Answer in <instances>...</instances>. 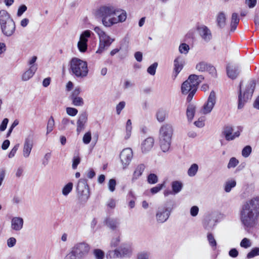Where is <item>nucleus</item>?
<instances>
[{
	"instance_id": "1",
	"label": "nucleus",
	"mask_w": 259,
	"mask_h": 259,
	"mask_svg": "<svg viewBox=\"0 0 259 259\" xmlns=\"http://www.w3.org/2000/svg\"><path fill=\"white\" fill-rule=\"evenodd\" d=\"M239 220L244 230L249 232L259 221V197L244 202L239 211Z\"/></svg>"
},
{
	"instance_id": "2",
	"label": "nucleus",
	"mask_w": 259,
	"mask_h": 259,
	"mask_svg": "<svg viewBox=\"0 0 259 259\" xmlns=\"http://www.w3.org/2000/svg\"><path fill=\"white\" fill-rule=\"evenodd\" d=\"M174 128L171 124H163L159 129V145L163 152H167L171 145Z\"/></svg>"
},
{
	"instance_id": "3",
	"label": "nucleus",
	"mask_w": 259,
	"mask_h": 259,
	"mask_svg": "<svg viewBox=\"0 0 259 259\" xmlns=\"http://www.w3.org/2000/svg\"><path fill=\"white\" fill-rule=\"evenodd\" d=\"M0 24L2 32L5 36L10 37L15 33V22L6 10L0 11Z\"/></svg>"
},
{
	"instance_id": "4",
	"label": "nucleus",
	"mask_w": 259,
	"mask_h": 259,
	"mask_svg": "<svg viewBox=\"0 0 259 259\" xmlns=\"http://www.w3.org/2000/svg\"><path fill=\"white\" fill-rule=\"evenodd\" d=\"M116 8L110 5L101 6L96 11V16L102 19V24L107 27H111L115 19H113Z\"/></svg>"
},
{
	"instance_id": "5",
	"label": "nucleus",
	"mask_w": 259,
	"mask_h": 259,
	"mask_svg": "<svg viewBox=\"0 0 259 259\" xmlns=\"http://www.w3.org/2000/svg\"><path fill=\"white\" fill-rule=\"evenodd\" d=\"M70 70L73 75L80 78L86 77L89 72L87 62L76 58L71 59Z\"/></svg>"
},
{
	"instance_id": "6",
	"label": "nucleus",
	"mask_w": 259,
	"mask_h": 259,
	"mask_svg": "<svg viewBox=\"0 0 259 259\" xmlns=\"http://www.w3.org/2000/svg\"><path fill=\"white\" fill-rule=\"evenodd\" d=\"M255 87V83L254 81H251L246 85L245 90L242 92L241 90V83H240L238 101V109H242L244 105L251 100Z\"/></svg>"
},
{
	"instance_id": "7",
	"label": "nucleus",
	"mask_w": 259,
	"mask_h": 259,
	"mask_svg": "<svg viewBox=\"0 0 259 259\" xmlns=\"http://www.w3.org/2000/svg\"><path fill=\"white\" fill-rule=\"evenodd\" d=\"M94 30L99 37V46L96 51V53L101 54L104 51L108 49L111 44L114 41V39L111 38L98 26L95 27Z\"/></svg>"
},
{
	"instance_id": "8",
	"label": "nucleus",
	"mask_w": 259,
	"mask_h": 259,
	"mask_svg": "<svg viewBox=\"0 0 259 259\" xmlns=\"http://www.w3.org/2000/svg\"><path fill=\"white\" fill-rule=\"evenodd\" d=\"M76 192L80 203L84 204L90 197L89 186L86 179H80L76 186Z\"/></svg>"
},
{
	"instance_id": "9",
	"label": "nucleus",
	"mask_w": 259,
	"mask_h": 259,
	"mask_svg": "<svg viewBox=\"0 0 259 259\" xmlns=\"http://www.w3.org/2000/svg\"><path fill=\"white\" fill-rule=\"evenodd\" d=\"M90 249V246L85 242L77 243L71 248L76 256L79 259L85 257L89 254Z\"/></svg>"
},
{
	"instance_id": "10",
	"label": "nucleus",
	"mask_w": 259,
	"mask_h": 259,
	"mask_svg": "<svg viewBox=\"0 0 259 259\" xmlns=\"http://www.w3.org/2000/svg\"><path fill=\"white\" fill-rule=\"evenodd\" d=\"M167 205L168 204H165L158 208L156 214V219L158 223H163L169 217L172 208L168 207Z\"/></svg>"
},
{
	"instance_id": "11",
	"label": "nucleus",
	"mask_w": 259,
	"mask_h": 259,
	"mask_svg": "<svg viewBox=\"0 0 259 259\" xmlns=\"http://www.w3.org/2000/svg\"><path fill=\"white\" fill-rule=\"evenodd\" d=\"M34 136V133L31 131L25 139L23 149V156L25 158L30 155L33 146Z\"/></svg>"
},
{
	"instance_id": "12",
	"label": "nucleus",
	"mask_w": 259,
	"mask_h": 259,
	"mask_svg": "<svg viewBox=\"0 0 259 259\" xmlns=\"http://www.w3.org/2000/svg\"><path fill=\"white\" fill-rule=\"evenodd\" d=\"M114 257H129L132 253L131 247L127 244H123L119 248L116 249L113 251Z\"/></svg>"
},
{
	"instance_id": "13",
	"label": "nucleus",
	"mask_w": 259,
	"mask_h": 259,
	"mask_svg": "<svg viewBox=\"0 0 259 259\" xmlns=\"http://www.w3.org/2000/svg\"><path fill=\"white\" fill-rule=\"evenodd\" d=\"M133 157L132 149L130 148L124 149L120 153V158L123 168H125L130 163Z\"/></svg>"
},
{
	"instance_id": "14",
	"label": "nucleus",
	"mask_w": 259,
	"mask_h": 259,
	"mask_svg": "<svg viewBox=\"0 0 259 259\" xmlns=\"http://www.w3.org/2000/svg\"><path fill=\"white\" fill-rule=\"evenodd\" d=\"M233 131L234 130L232 126L227 125L224 127L222 133L225 138V139L227 141H230L239 137L240 135V132L239 130L234 133Z\"/></svg>"
},
{
	"instance_id": "15",
	"label": "nucleus",
	"mask_w": 259,
	"mask_h": 259,
	"mask_svg": "<svg viewBox=\"0 0 259 259\" xmlns=\"http://www.w3.org/2000/svg\"><path fill=\"white\" fill-rule=\"evenodd\" d=\"M216 103L215 93L212 91L209 95L207 102L204 104L202 107L203 113H210Z\"/></svg>"
},
{
	"instance_id": "16",
	"label": "nucleus",
	"mask_w": 259,
	"mask_h": 259,
	"mask_svg": "<svg viewBox=\"0 0 259 259\" xmlns=\"http://www.w3.org/2000/svg\"><path fill=\"white\" fill-rule=\"evenodd\" d=\"M195 68L201 72H208L212 75H214L216 74V70L214 67L205 61H201L198 63Z\"/></svg>"
},
{
	"instance_id": "17",
	"label": "nucleus",
	"mask_w": 259,
	"mask_h": 259,
	"mask_svg": "<svg viewBox=\"0 0 259 259\" xmlns=\"http://www.w3.org/2000/svg\"><path fill=\"white\" fill-rule=\"evenodd\" d=\"M226 72L228 77L233 80L239 76L240 72V68L236 64H229L226 67Z\"/></svg>"
},
{
	"instance_id": "18",
	"label": "nucleus",
	"mask_w": 259,
	"mask_h": 259,
	"mask_svg": "<svg viewBox=\"0 0 259 259\" xmlns=\"http://www.w3.org/2000/svg\"><path fill=\"white\" fill-rule=\"evenodd\" d=\"M197 30L202 39L206 42H209L211 39V32L206 26L204 25L199 26Z\"/></svg>"
},
{
	"instance_id": "19",
	"label": "nucleus",
	"mask_w": 259,
	"mask_h": 259,
	"mask_svg": "<svg viewBox=\"0 0 259 259\" xmlns=\"http://www.w3.org/2000/svg\"><path fill=\"white\" fill-rule=\"evenodd\" d=\"M217 217L214 214H209L207 216L203 222V226L207 230L213 229L217 223Z\"/></svg>"
},
{
	"instance_id": "20",
	"label": "nucleus",
	"mask_w": 259,
	"mask_h": 259,
	"mask_svg": "<svg viewBox=\"0 0 259 259\" xmlns=\"http://www.w3.org/2000/svg\"><path fill=\"white\" fill-rule=\"evenodd\" d=\"M154 140L152 137L147 138L141 144V150L143 153L150 151L153 147Z\"/></svg>"
},
{
	"instance_id": "21",
	"label": "nucleus",
	"mask_w": 259,
	"mask_h": 259,
	"mask_svg": "<svg viewBox=\"0 0 259 259\" xmlns=\"http://www.w3.org/2000/svg\"><path fill=\"white\" fill-rule=\"evenodd\" d=\"M23 219L21 217H14L11 220V228L16 231L21 230L23 226Z\"/></svg>"
},
{
	"instance_id": "22",
	"label": "nucleus",
	"mask_w": 259,
	"mask_h": 259,
	"mask_svg": "<svg viewBox=\"0 0 259 259\" xmlns=\"http://www.w3.org/2000/svg\"><path fill=\"white\" fill-rule=\"evenodd\" d=\"M113 19H115V22L113 23V25L118 22H124L126 19V13L123 10H118L116 8V13L114 14Z\"/></svg>"
},
{
	"instance_id": "23",
	"label": "nucleus",
	"mask_w": 259,
	"mask_h": 259,
	"mask_svg": "<svg viewBox=\"0 0 259 259\" xmlns=\"http://www.w3.org/2000/svg\"><path fill=\"white\" fill-rule=\"evenodd\" d=\"M87 116L86 114H81L77 122L76 132L78 135L85 128V125L87 121Z\"/></svg>"
},
{
	"instance_id": "24",
	"label": "nucleus",
	"mask_w": 259,
	"mask_h": 259,
	"mask_svg": "<svg viewBox=\"0 0 259 259\" xmlns=\"http://www.w3.org/2000/svg\"><path fill=\"white\" fill-rule=\"evenodd\" d=\"M184 60L182 56H179L177 57L174 61V71L176 73V75L182 70L183 68Z\"/></svg>"
},
{
	"instance_id": "25",
	"label": "nucleus",
	"mask_w": 259,
	"mask_h": 259,
	"mask_svg": "<svg viewBox=\"0 0 259 259\" xmlns=\"http://www.w3.org/2000/svg\"><path fill=\"white\" fill-rule=\"evenodd\" d=\"M105 223L110 229L115 230L119 227L120 221L116 218H108L105 220Z\"/></svg>"
},
{
	"instance_id": "26",
	"label": "nucleus",
	"mask_w": 259,
	"mask_h": 259,
	"mask_svg": "<svg viewBox=\"0 0 259 259\" xmlns=\"http://www.w3.org/2000/svg\"><path fill=\"white\" fill-rule=\"evenodd\" d=\"M145 168V166L144 164H140L137 166L135 171H134L132 181L137 180L141 177Z\"/></svg>"
},
{
	"instance_id": "27",
	"label": "nucleus",
	"mask_w": 259,
	"mask_h": 259,
	"mask_svg": "<svg viewBox=\"0 0 259 259\" xmlns=\"http://www.w3.org/2000/svg\"><path fill=\"white\" fill-rule=\"evenodd\" d=\"M194 88H195L196 90H197L196 87L192 86L191 83L186 80L182 84V93L183 94H187L189 92L193 91Z\"/></svg>"
},
{
	"instance_id": "28",
	"label": "nucleus",
	"mask_w": 259,
	"mask_h": 259,
	"mask_svg": "<svg viewBox=\"0 0 259 259\" xmlns=\"http://www.w3.org/2000/svg\"><path fill=\"white\" fill-rule=\"evenodd\" d=\"M183 184L181 182L175 181L171 183V188L174 194H177L179 193L182 189Z\"/></svg>"
},
{
	"instance_id": "29",
	"label": "nucleus",
	"mask_w": 259,
	"mask_h": 259,
	"mask_svg": "<svg viewBox=\"0 0 259 259\" xmlns=\"http://www.w3.org/2000/svg\"><path fill=\"white\" fill-rule=\"evenodd\" d=\"M239 22V18L237 13L232 14L231 23V31H234Z\"/></svg>"
},
{
	"instance_id": "30",
	"label": "nucleus",
	"mask_w": 259,
	"mask_h": 259,
	"mask_svg": "<svg viewBox=\"0 0 259 259\" xmlns=\"http://www.w3.org/2000/svg\"><path fill=\"white\" fill-rule=\"evenodd\" d=\"M226 16L223 12H220L217 19V24L219 27L223 28L226 25Z\"/></svg>"
},
{
	"instance_id": "31",
	"label": "nucleus",
	"mask_w": 259,
	"mask_h": 259,
	"mask_svg": "<svg viewBox=\"0 0 259 259\" xmlns=\"http://www.w3.org/2000/svg\"><path fill=\"white\" fill-rule=\"evenodd\" d=\"M36 70L29 68L22 75V79L23 81H27L30 79L35 74Z\"/></svg>"
},
{
	"instance_id": "32",
	"label": "nucleus",
	"mask_w": 259,
	"mask_h": 259,
	"mask_svg": "<svg viewBox=\"0 0 259 259\" xmlns=\"http://www.w3.org/2000/svg\"><path fill=\"white\" fill-rule=\"evenodd\" d=\"M94 33L90 30H86L83 31L80 36L79 40L88 43V38Z\"/></svg>"
},
{
	"instance_id": "33",
	"label": "nucleus",
	"mask_w": 259,
	"mask_h": 259,
	"mask_svg": "<svg viewBox=\"0 0 259 259\" xmlns=\"http://www.w3.org/2000/svg\"><path fill=\"white\" fill-rule=\"evenodd\" d=\"M198 170V165L196 163L192 164L188 170L187 174L189 177H194Z\"/></svg>"
},
{
	"instance_id": "34",
	"label": "nucleus",
	"mask_w": 259,
	"mask_h": 259,
	"mask_svg": "<svg viewBox=\"0 0 259 259\" xmlns=\"http://www.w3.org/2000/svg\"><path fill=\"white\" fill-rule=\"evenodd\" d=\"M236 185V182L235 180H230L227 181L225 184V192L228 193L230 192L231 189L235 187Z\"/></svg>"
},
{
	"instance_id": "35",
	"label": "nucleus",
	"mask_w": 259,
	"mask_h": 259,
	"mask_svg": "<svg viewBox=\"0 0 259 259\" xmlns=\"http://www.w3.org/2000/svg\"><path fill=\"white\" fill-rule=\"evenodd\" d=\"M73 188V183L69 182L62 189V194L64 196H67L72 191Z\"/></svg>"
},
{
	"instance_id": "36",
	"label": "nucleus",
	"mask_w": 259,
	"mask_h": 259,
	"mask_svg": "<svg viewBox=\"0 0 259 259\" xmlns=\"http://www.w3.org/2000/svg\"><path fill=\"white\" fill-rule=\"evenodd\" d=\"M37 57L35 56H32L31 57L28 61V65L29 66V68H33V69L36 70L37 69V65L35 64V62L37 60Z\"/></svg>"
},
{
	"instance_id": "37",
	"label": "nucleus",
	"mask_w": 259,
	"mask_h": 259,
	"mask_svg": "<svg viewBox=\"0 0 259 259\" xmlns=\"http://www.w3.org/2000/svg\"><path fill=\"white\" fill-rule=\"evenodd\" d=\"M259 255V247L253 248L246 255L248 259L253 258Z\"/></svg>"
},
{
	"instance_id": "38",
	"label": "nucleus",
	"mask_w": 259,
	"mask_h": 259,
	"mask_svg": "<svg viewBox=\"0 0 259 259\" xmlns=\"http://www.w3.org/2000/svg\"><path fill=\"white\" fill-rule=\"evenodd\" d=\"M190 47L186 43L180 44L179 47V51L181 54L186 55L188 53Z\"/></svg>"
},
{
	"instance_id": "39",
	"label": "nucleus",
	"mask_w": 259,
	"mask_h": 259,
	"mask_svg": "<svg viewBox=\"0 0 259 259\" xmlns=\"http://www.w3.org/2000/svg\"><path fill=\"white\" fill-rule=\"evenodd\" d=\"M207 237L210 246H211L213 249H215L217 247V242L213 235L211 233H208Z\"/></svg>"
},
{
	"instance_id": "40",
	"label": "nucleus",
	"mask_w": 259,
	"mask_h": 259,
	"mask_svg": "<svg viewBox=\"0 0 259 259\" xmlns=\"http://www.w3.org/2000/svg\"><path fill=\"white\" fill-rule=\"evenodd\" d=\"M240 245L244 248H248L251 246V241L247 238H244L240 242Z\"/></svg>"
},
{
	"instance_id": "41",
	"label": "nucleus",
	"mask_w": 259,
	"mask_h": 259,
	"mask_svg": "<svg viewBox=\"0 0 259 259\" xmlns=\"http://www.w3.org/2000/svg\"><path fill=\"white\" fill-rule=\"evenodd\" d=\"M147 182L150 184H156L158 182V177L154 174H150L147 177Z\"/></svg>"
},
{
	"instance_id": "42",
	"label": "nucleus",
	"mask_w": 259,
	"mask_h": 259,
	"mask_svg": "<svg viewBox=\"0 0 259 259\" xmlns=\"http://www.w3.org/2000/svg\"><path fill=\"white\" fill-rule=\"evenodd\" d=\"M252 151L251 146L247 145L242 150V155L243 157L246 158L248 157Z\"/></svg>"
},
{
	"instance_id": "43",
	"label": "nucleus",
	"mask_w": 259,
	"mask_h": 259,
	"mask_svg": "<svg viewBox=\"0 0 259 259\" xmlns=\"http://www.w3.org/2000/svg\"><path fill=\"white\" fill-rule=\"evenodd\" d=\"M158 63L157 62L153 63L147 68V72L151 75H154Z\"/></svg>"
},
{
	"instance_id": "44",
	"label": "nucleus",
	"mask_w": 259,
	"mask_h": 259,
	"mask_svg": "<svg viewBox=\"0 0 259 259\" xmlns=\"http://www.w3.org/2000/svg\"><path fill=\"white\" fill-rule=\"evenodd\" d=\"M77 47L80 52L84 53L87 50L88 44L85 42L79 40L77 44Z\"/></svg>"
},
{
	"instance_id": "45",
	"label": "nucleus",
	"mask_w": 259,
	"mask_h": 259,
	"mask_svg": "<svg viewBox=\"0 0 259 259\" xmlns=\"http://www.w3.org/2000/svg\"><path fill=\"white\" fill-rule=\"evenodd\" d=\"M54 126V120L52 117H51L48 120V125H47V134H49L51 132Z\"/></svg>"
},
{
	"instance_id": "46",
	"label": "nucleus",
	"mask_w": 259,
	"mask_h": 259,
	"mask_svg": "<svg viewBox=\"0 0 259 259\" xmlns=\"http://www.w3.org/2000/svg\"><path fill=\"white\" fill-rule=\"evenodd\" d=\"M239 163L238 160L235 157H232L228 164L227 167L228 168L235 167Z\"/></svg>"
},
{
	"instance_id": "47",
	"label": "nucleus",
	"mask_w": 259,
	"mask_h": 259,
	"mask_svg": "<svg viewBox=\"0 0 259 259\" xmlns=\"http://www.w3.org/2000/svg\"><path fill=\"white\" fill-rule=\"evenodd\" d=\"M92 139V134L91 132L86 133L82 138V141L84 144H88L91 142Z\"/></svg>"
},
{
	"instance_id": "48",
	"label": "nucleus",
	"mask_w": 259,
	"mask_h": 259,
	"mask_svg": "<svg viewBox=\"0 0 259 259\" xmlns=\"http://www.w3.org/2000/svg\"><path fill=\"white\" fill-rule=\"evenodd\" d=\"M193 76H196L195 74H191L190 75L187 80L191 83V84L193 87H196V89H197L198 87V81H197L196 77H192Z\"/></svg>"
},
{
	"instance_id": "49",
	"label": "nucleus",
	"mask_w": 259,
	"mask_h": 259,
	"mask_svg": "<svg viewBox=\"0 0 259 259\" xmlns=\"http://www.w3.org/2000/svg\"><path fill=\"white\" fill-rule=\"evenodd\" d=\"M94 254L97 259H103L104 257V252L99 249L94 250Z\"/></svg>"
},
{
	"instance_id": "50",
	"label": "nucleus",
	"mask_w": 259,
	"mask_h": 259,
	"mask_svg": "<svg viewBox=\"0 0 259 259\" xmlns=\"http://www.w3.org/2000/svg\"><path fill=\"white\" fill-rule=\"evenodd\" d=\"M164 187V183L158 184L156 186L150 189L151 192L154 194L159 192Z\"/></svg>"
},
{
	"instance_id": "51",
	"label": "nucleus",
	"mask_w": 259,
	"mask_h": 259,
	"mask_svg": "<svg viewBox=\"0 0 259 259\" xmlns=\"http://www.w3.org/2000/svg\"><path fill=\"white\" fill-rule=\"evenodd\" d=\"M204 120L205 117L201 116L198 118V120L195 121L194 124L198 127H202L204 126Z\"/></svg>"
},
{
	"instance_id": "52",
	"label": "nucleus",
	"mask_w": 259,
	"mask_h": 259,
	"mask_svg": "<svg viewBox=\"0 0 259 259\" xmlns=\"http://www.w3.org/2000/svg\"><path fill=\"white\" fill-rule=\"evenodd\" d=\"M73 104L75 106H80L83 104V99L81 97H74L72 98Z\"/></svg>"
},
{
	"instance_id": "53",
	"label": "nucleus",
	"mask_w": 259,
	"mask_h": 259,
	"mask_svg": "<svg viewBox=\"0 0 259 259\" xmlns=\"http://www.w3.org/2000/svg\"><path fill=\"white\" fill-rule=\"evenodd\" d=\"M116 185V182L115 179H111L109 180L108 183V188L111 192H113L115 189Z\"/></svg>"
},
{
	"instance_id": "54",
	"label": "nucleus",
	"mask_w": 259,
	"mask_h": 259,
	"mask_svg": "<svg viewBox=\"0 0 259 259\" xmlns=\"http://www.w3.org/2000/svg\"><path fill=\"white\" fill-rule=\"evenodd\" d=\"M135 86L134 82L131 81L128 79H125L124 81L123 88L124 90H126L127 89L133 88Z\"/></svg>"
},
{
	"instance_id": "55",
	"label": "nucleus",
	"mask_w": 259,
	"mask_h": 259,
	"mask_svg": "<svg viewBox=\"0 0 259 259\" xmlns=\"http://www.w3.org/2000/svg\"><path fill=\"white\" fill-rule=\"evenodd\" d=\"M27 10V7L25 5H21L18 10L17 15L20 17Z\"/></svg>"
},
{
	"instance_id": "56",
	"label": "nucleus",
	"mask_w": 259,
	"mask_h": 259,
	"mask_svg": "<svg viewBox=\"0 0 259 259\" xmlns=\"http://www.w3.org/2000/svg\"><path fill=\"white\" fill-rule=\"evenodd\" d=\"M80 162V158L78 156L74 157L72 161V167L73 169H75L77 165Z\"/></svg>"
},
{
	"instance_id": "57",
	"label": "nucleus",
	"mask_w": 259,
	"mask_h": 259,
	"mask_svg": "<svg viewBox=\"0 0 259 259\" xmlns=\"http://www.w3.org/2000/svg\"><path fill=\"white\" fill-rule=\"evenodd\" d=\"M19 144H17L14 146V147L11 150V151H10V152L8 155V156L10 158H11L15 156L17 151L18 150V149L19 148Z\"/></svg>"
},
{
	"instance_id": "58",
	"label": "nucleus",
	"mask_w": 259,
	"mask_h": 259,
	"mask_svg": "<svg viewBox=\"0 0 259 259\" xmlns=\"http://www.w3.org/2000/svg\"><path fill=\"white\" fill-rule=\"evenodd\" d=\"M125 105V102L124 101L120 102L116 107L117 113H120L121 110L124 108Z\"/></svg>"
},
{
	"instance_id": "59",
	"label": "nucleus",
	"mask_w": 259,
	"mask_h": 259,
	"mask_svg": "<svg viewBox=\"0 0 259 259\" xmlns=\"http://www.w3.org/2000/svg\"><path fill=\"white\" fill-rule=\"evenodd\" d=\"M16 239L14 237H10L7 240V245L9 247H12L15 245Z\"/></svg>"
},
{
	"instance_id": "60",
	"label": "nucleus",
	"mask_w": 259,
	"mask_h": 259,
	"mask_svg": "<svg viewBox=\"0 0 259 259\" xmlns=\"http://www.w3.org/2000/svg\"><path fill=\"white\" fill-rule=\"evenodd\" d=\"M199 208L197 206H193L190 209V214L192 217H196L198 213Z\"/></svg>"
},
{
	"instance_id": "61",
	"label": "nucleus",
	"mask_w": 259,
	"mask_h": 259,
	"mask_svg": "<svg viewBox=\"0 0 259 259\" xmlns=\"http://www.w3.org/2000/svg\"><path fill=\"white\" fill-rule=\"evenodd\" d=\"M239 252L236 248H232L229 251V255L230 256L235 258L238 256Z\"/></svg>"
},
{
	"instance_id": "62",
	"label": "nucleus",
	"mask_w": 259,
	"mask_h": 259,
	"mask_svg": "<svg viewBox=\"0 0 259 259\" xmlns=\"http://www.w3.org/2000/svg\"><path fill=\"white\" fill-rule=\"evenodd\" d=\"M245 4L249 8H253L256 4V0H245Z\"/></svg>"
},
{
	"instance_id": "63",
	"label": "nucleus",
	"mask_w": 259,
	"mask_h": 259,
	"mask_svg": "<svg viewBox=\"0 0 259 259\" xmlns=\"http://www.w3.org/2000/svg\"><path fill=\"white\" fill-rule=\"evenodd\" d=\"M195 106L194 105L189 104L187 107L186 113H195Z\"/></svg>"
},
{
	"instance_id": "64",
	"label": "nucleus",
	"mask_w": 259,
	"mask_h": 259,
	"mask_svg": "<svg viewBox=\"0 0 259 259\" xmlns=\"http://www.w3.org/2000/svg\"><path fill=\"white\" fill-rule=\"evenodd\" d=\"M149 254L147 252H143L139 253L137 255L138 259H148Z\"/></svg>"
}]
</instances>
